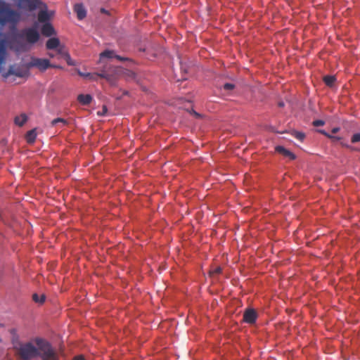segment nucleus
<instances>
[{"label":"nucleus","instance_id":"obj_21","mask_svg":"<svg viewBox=\"0 0 360 360\" xmlns=\"http://www.w3.org/2000/svg\"><path fill=\"white\" fill-rule=\"evenodd\" d=\"M235 88V85L232 83H226L223 85V89L226 91H231Z\"/></svg>","mask_w":360,"mask_h":360},{"label":"nucleus","instance_id":"obj_20","mask_svg":"<svg viewBox=\"0 0 360 360\" xmlns=\"http://www.w3.org/2000/svg\"><path fill=\"white\" fill-rule=\"evenodd\" d=\"M32 300L36 303L43 304L45 302L46 296L44 295H38L37 293L33 294Z\"/></svg>","mask_w":360,"mask_h":360},{"label":"nucleus","instance_id":"obj_35","mask_svg":"<svg viewBox=\"0 0 360 360\" xmlns=\"http://www.w3.org/2000/svg\"><path fill=\"white\" fill-rule=\"evenodd\" d=\"M48 55L51 58H53L54 57V55L53 53H49Z\"/></svg>","mask_w":360,"mask_h":360},{"label":"nucleus","instance_id":"obj_26","mask_svg":"<svg viewBox=\"0 0 360 360\" xmlns=\"http://www.w3.org/2000/svg\"><path fill=\"white\" fill-rule=\"evenodd\" d=\"M65 58H66V60H67V63H68V65H74L73 63L72 62V60H71L70 56L69 54H66L65 55Z\"/></svg>","mask_w":360,"mask_h":360},{"label":"nucleus","instance_id":"obj_31","mask_svg":"<svg viewBox=\"0 0 360 360\" xmlns=\"http://www.w3.org/2000/svg\"><path fill=\"white\" fill-rule=\"evenodd\" d=\"M51 68H59V69H61L62 67L60 66V65H53L52 64V66H51Z\"/></svg>","mask_w":360,"mask_h":360},{"label":"nucleus","instance_id":"obj_25","mask_svg":"<svg viewBox=\"0 0 360 360\" xmlns=\"http://www.w3.org/2000/svg\"><path fill=\"white\" fill-rule=\"evenodd\" d=\"M324 124H325L324 121L321 120H314L313 122V125L314 127L323 126Z\"/></svg>","mask_w":360,"mask_h":360},{"label":"nucleus","instance_id":"obj_29","mask_svg":"<svg viewBox=\"0 0 360 360\" xmlns=\"http://www.w3.org/2000/svg\"><path fill=\"white\" fill-rule=\"evenodd\" d=\"M318 131H319V133H321V134H323V135L326 136L327 137H328V136L330 135V134H328L326 131H325L324 130H321V129H320V130H318Z\"/></svg>","mask_w":360,"mask_h":360},{"label":"nucleus","instance_id":"obj_6","mask_svg":"<svg viewBox=\"0 0 360 360\" xmlns=\"http://www.w3.org/2000/svg\"><path fill=\"white\" fill-rule=\"evenodd\" d=\"M27 66L30 69L36 68L41 72H45L52 66V64L50 63L49 59L31 56L30 60L27 63Z\"/></svg>","mask_w":360,"mask_h":360},{"label":"nucleus","instance_id":"obj_12","mask_svg":"<svg viewBox=\"0 0 360 360\" xmlns=\"http://www.w3.org/2000/svg\"><path fill=\"white\" fill-rule=\"evenodd\" d=\"M276 151L281 155H283L284 157L289 158L290 160H295V155L292 152L286 149L282 146H278L275 148Z\"/></svg>","mask_w":360,"mask_h":360},{"label":"nucleus","instance_id":"obj_10","mask_svg":"<svg viewBox=\"0 0 360 360\" xmlns=\"http://www.w3.org/2000/svg\"><path fill=\"white\" fill-rule=\"evenodd\" d=\"M103 58H115L117 59L120 61L128 60L127 58H124V57H122L120 56L116 55L115 53V52L113 51H111V50H105V51H103L102 53H100V61H101V60Z\"/></svg>","mask_w":360,"mask_h":360},{"label":"nucleus","instance_id":"obj_34","mask_svg":"<svg viewBox=\"0 0 360 360\" xmlns=\"http://www.w3.org/2000/svg\"><path fill=\"white\" fill-rule=\"evenodd\" d=\"M278 106H279V107H283V106H284V103H283V102H280V103H278Z\"/></svg>","mask_w":360,"mask_h":360},{"label":"nucleus","instance_id":"obj_14","mask_svg":"<svg viewBox=\"0 0 360 360\" xmlns=\"http://www.w3.org/2000/svg\"><path fill=\"white\" fill-rule=\"evenodd\" d=\"M38 21L41 23L49 22L51 15L46 10H41L38 13Z\"/></svg>","mask_w":360,"mask_h":360},{"label":"nucleus","instance_id":"obj_16","mask_svg":"<svg viewBox=\"0 0 360 360\" xmlns=\"http://www.w3.org/2000/svg\"><path fill=\"white\" fill-rule=\"evenodd\" d=\"M28 117L25 113H21L20 115L15 116L14 123L18 127H22L27 121Z\"/></svg>","mask_w":360,"mask_h":360},{"label":"nucleus","instance_id":"obj_32","mask_svg":"<svg viewBox=\"0 0 360 360\" xmlns=\"http://www.w3.org/2000/svg\"><path fill=\"white\" fill-rule=\"evenodd\" d=\"M338 131H339V129H338V128H333V129H332V132H333V134L337 133Z\"/></svg>","mask_w":360,"mask_h":360},{"label":"nucleus","instance_id":"obj_8","mask_svg":"<svg viewBox=\"0 0 360 360\" xmlns=\"http://www.w3.org/2000/svg\"><path fill=\"white\" fill-rule=\"evenodd\" d=\"M18 7L27 9L30 11L35 10L41 4L40 0H14Z\"/></svg>","mask_w":360,"mask_h":360},{"label":"nucleus","instance_id":"obj_4","mask_svg":"<svg viewBox=\"0 0 360 360\" xmlns=\"http://www.w3.org/2000/svg\"><path fill=\"white\" fill-rule=\"evenodd\" d=\"M35 343L42 360H59L51 344L41 338H36Z\"/></svg>","mask_w":360,"mask_h":360},{"label":"nucleus","instance_id":"obj_27","mask_svg":"<svg viewBox=\"0 0 360 360\" xmlns=\"http://www.w3.org/2000/svg\"><path fill=\"white\" fill-rule=\"evenodd\" d=\"M328 138H330V139H332L333 141H338L340 139V137L338 136H331V135H329L328 136Z\"/></svg>","mask_w":360,"mask_h":360},{"label":"nucleus","instance_id":"obj_19","mask_svg":"<svg viewBox=\"0 0 360 360\" xmlns=\"http://www.w3.org/2000/svg\"><path fill=\"white\" fill-rule=\"evenodd\" d=\"M325 84L328 86H332L335 81V77L331 75H326L323 77Z\"/></svg>","mask_w":360,"mask_h":360},{"label":"nucleus","instance_id":"obj_3","mask_svg":"<svg viewBox=\"0 0 360 360\" xmlns=\"http://www.w3.org/2000/svg\"><path fill=\"white\" fill-rule=\"evenodd\" d=\"M20 20V13L12 10L6 3L0 0V29L7 23L15 27Z\"/></svg>","mask_w":360,"mask_h":360},{"label":"nucleus","instance_id":"obj_17","mask_svg":"<svg viewBox=\"0 0 360 360\" xmlns=\"http://www.w3.org/2000/svg\"><path fill=\"white\" fill-rule=\"evenodd\" d=\"M78 101L82 105H89L92 100V97L89 94H79L77 96Z\"/></svg>","mask_w":360,"mask_h":360},{"label":"nucleus","instance_id":"obj_9","mask_svg":"<svg viewBox=\"0 0 360 360\" xmlns=\"http://www.w3.org/2000/svg\"><path fill=\"white\" fill-rule=\"evenodd\" d=\"M257 318V313L253 309H247L243 314V321L250 324L255 323Z\"/></svg>","mask_w":360,"mask_h":360},{"label":"nucleus","instance_id":"obj_24","mask_svg":"<svg viewBox=\"0 0 360 360\" xmlns=\"http://www.w3.org/2000/svg\"><path fill=\"white\" fill-rule=\"evenodd\" d=\"M352 143L360 142V133L354 134L351 139Z\"/></svg>","mask_w":360,"mask_h":360},{"label":"nucleus","instance_id":"obj_15","mask_svg":"<svg viewBox=\"0 0 360 360\" xmlns=\"http://www.w3.org/2000/svg\"><path fill=\"white\" fill-rule=\"evenodd\" d=\"M60 45V41L58 38L52 37L48 39L46 43V47L49 50H52L58 48Z\"/></svg>","mask_w":360,"mask_h":360},{"label":"nucleus","instance_id":"obj_1","mask_svg":"<svg viewBox=\"0 0 360 360\" xmlns=\"http://www.w3.org/2000/svg\"><path fill=\"white\" fill-rule=\"evenodd\" d=\"M39 39L40 34L37 29V26L26 27L15 34L11 41V47L19 53L26 52Z\"/></svg>","mask_w":360,"mask_h":360},{"label":"nucleus","instance_id":"obj_22","mask_svg":"<svg viewBox=\"0 0 360 360\" xmlns=\"http://www.w3.org/2000/svg\"><path fill=\"white\" fill-rule=\"evenodd\" d=\"M58 122H61L63 124H67V121L65 119H63V118H56V119H54V120H52L51 125L52 126H55Z\"/></svg>","mask_w":360,"mask_h":360},{"label":"nucleus","instance_id":"obj_13","mask_svg":"<svg viewBox=\"0 0 360 360\" xmlns=\"http://www.w3.org/2000/svg\"><path fill=\"white\" fill-rule=\"evenodd\" d=\"M74 11L77 13V18L82 20L86 17V12L84 6L81 4H77L75 5Z\"/></svg>","mask_w":360,"mask_h":360},{"label":"nucleus","instance_id":"obj_30","mask_svg":"<svg viewBox=\"0 0 360 360\" xmlns=\"http://www.w3.org/2000/svg\"><path fill=\"white\" fill-rule=\"evenodd\" d=\"M74 360H84V359L82 356H77L75 357Z\"/></svg>","mask_w":360,"mask_h":360},{"label":"nucleus","instance_id":"obj_5","mask_svg":"<svg viewBox=\"0 0 360 360\" xmlns=\"http://www.w3.org/2000/svg\"><path fill=\"white\" fill-rule=\"evenodd\" d=\"M121 68L119 67H113V66H105L103 70H101V72L96 73L95 75H91L90 73L84 74L79 72V75L89 77L91 79H96V77H100L101 78H105L110 82H112L113 80L114 75L120 74L121 72Z\"/></svg>","mask_w":360,"mask_h":360},{"label":"nucleus","instance_id":"obj_33","mask_svg":"<svg viewBox=\"0 0 360 360\" xmlns=\"http://www.w3.org/2000/svg\"><path fill=\"white\" fill-rule=\"evenodd\" d=\"M106 110H107L106 107L103 106V113L101 115H104L105 112H106Z\"/></svg>","mask_w":360,"mask_h":360},{"label":"nucleus","instance_id":"obj_36","mask_svg":"<svg viewBox=\"0 0 360 360\" xmlns=\"http://www.w3.org/2000/svg\"><path fill=\"white\" fill-rule=\"evenodd\" d=\"M194 114L197 117H199L200 116V114L197 113L196 112H194Z\"/></svg>","mask_w":360,"mask_h":360},{"label":"nucleus","instance_id":"obj_18","mask_svg":"<svg viewBox=\"0 0 360 360\" xmlns=\"http://www.w3.org/2000/svg\"><path fill=\"white\" fill-rule=\"evenodd\" d=\"M37 138L36 129H33L28 131L26 134L25 139L28 143H33Z\"/></svg>","mask_w":360,"mask_h":360},{"label":"nucleus","instance_id":"obj_2","mask_svg":"<svg viewBox=\"0 0 360 360\" xmlns=\"http://www.w3.org/2000/svg\"><path fill=\"white\" fill-rule=\"evenodd\" d=\"M13 347L18 360H32L40 355L39 349L31 342H13Z\"/></svg>","mask_w":360,"mask_h":360},{"label":"nucleus","instance_id":"obj_28","mask_svg":"<svg viewBox=\"0 0 360 360\" xmlns=\"http://www.w3.org/2000/svg\"><path fill=\"white\" fill-rule=\"evenodd\" d=\"M222 271V269L219 266L217 267L214 270V272L215 274H220Z\"/></svg>","mask_w":360,"mask_h":360},{"label":"nucleus","instance_id":"obj_11","mask_svg":"<svg viewBox=\"0 0 360 360\" xmlns=\"http://www.w3.org/2000/svg\"><path fill=\"white\" fill-rule=\"evenodd\" d=\"M42 35L51 37L56 34V31L50 22L44 23L41 28Z\"/></svg>","mask_w":360,"mask_h":360},{"label":"nucleus","instance_id":"obj_7","mask_svg":"<svg viewBox=\"0 0 360 360\" xmlns=\"http://www.w3.org/2000/svg\"><path fill=\"white\" fill-rule=\"evenodd\" d=\"M7 75H15L20 78L27 77L30 75V68L27 66V63L22 65H11L8 70Z\"/></svg>","mask_w":360,"mask_h":360},{"label":"nucleus","instance_id":"obj_23","mask_svg":"<svg viewBox=\"0 0 360 360\" xmlns=\"http://www.w3.org/2000/svg\"><path fill=\"white\" fill-rule=\"evenodd\" d=\"M294 136L300 140V141H302L304 138V134L302 132H299V131H295V134H294Z\"/></svg>","mask_w":360,"mask_h":360}]
</instances>
